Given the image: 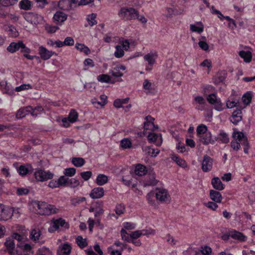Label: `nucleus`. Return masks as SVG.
<instances>
[{
	"mask_svg": "<svg viewBox=\"0 0 255 255\" xmlns=\"http://www.w3.org/2000/svg\"><path fill=\"white\" fill-rule=\"evenodd\" d=\"M32 205L35 211L40 215L49 216L57 213L58 210L54 205L44 201H34L32 202Z\"/></svg>",
	"mask_w": 255,
	"mask_h": 255,
	"instance_id": "f257e3e1",
	"label": "nucleus"
},
{
	"mask_svg": "<svg viewBox=\"0 0 255 255\" xmlns=\"http://www.w3.org/2000/svg\"><path fill=\"white\" fill-rule=\"evenodd\" d=\"M138 11L133 7H122L118 12L119 16L126 20H132L136 19Z\"/></svg>",
	"mask_w": 255,
	"mask_h": 255,
	"instance_id": "f03ea898",
	"label": "nucleus"
},
{
	"mask_svg": "<svg viewBox=\"0 0 255 255\" xmlns=\"http://www.w3.org/2000/svg\"><path fill=\"white\" fill-rule=\"evenodd\" d=\"M207 102L214 106L215 110L221 112L225 109L224 104L221 102L220 98L218 96L217 91L213 94H210L206 97Z\"/></svg>",
	"mask_w": 255,
	"mask_h": 255,
	"instance_id": "7ed1b4c3",
	"label": "nucleus"
},
{
	"mask_svg": "<svg viewBox=\"0 0 255 255\" xmlns=\"http://www.w3.org/2000/svg\"><path fill=\"white\" fill-rule=\"evenodd\" d=\"M34 176L37 181L44 182L52 179L54 174L50 171H45L42 169H38L34 172Z\"/></svg>",
	"mask_w": 255,
	"mask_h": 255,
	"instance_id": "20e7f679",
	"label": "nucleus"
},
{
	"mask_svg": "<svg viewBox=\"0 0 255 255\" xmlns=\"http://www.w3.org/2000/svg\"><path fill=\"white\" fill-rule=\"evenodd\" d=\"M192 104L198 111H204L207 110L208 105L206 100L201 96L198 95L194 97Z\"/></svg>",
	"mask_w": 255,
	"mask_h": 255,
	"instance_id": "39448f33",
	"label": "nucleus"
},
{
	"mask_svg": "<svg viewBox=\"0 0 255 255\" xmlns=\"http://www.w3.org/2000/svg\"><path fill=\"white\" fill-rule=\"evenodd\" d=\"M16 255H29L32 251V247L25 242H21L17 243Z\"/></svg>",
	"mask_w": 255,
	"mask_h": 255,
	"instance_id": "423d86ee",
	"label": "nucleus"
},
{
	"mask_svg": "<svg viewBox=\"0 0 255 255\" xmlns=\"http://www.w3.org/2000/svg\"><path fill=\"white\" fill-rule=\"evenodd\" d=\"M16 170L20 176L25 177L28 175L31 174L33 172L34 168L31 164L25 163L17 167Z\"/></svg>",
	"mask_w": 255,
	"mask_h": 255,
	"instance_id": "0eeeda50",
	"label": "nucleus"
},
{
	"mask_svg": "<svg viewBox=\"0 0 255 255\" xmlns=\"http://www.w3.org/2000/svg\"><path fill=\"white\" fill-rule=\"evenodd\" d=\"M155 196L157 200L161 202L170 200V197L168 191L164 188H157L155 189Z\"/></svg>",
	"mask_w": 255,
	"mask_h": 255,
	"instance_id": "6e6552de",
	"label": "nucleus"
},
{
	"mask_svg": "<svg viewBox=\"0 0 255 255\" xmlns=\"http://www.w3.org/2000/svg\"><path fill=\"white\" fill-rule=\"evenodd\" d=\"M213 159L206 154L203 157L202 169L204 172L210 171L213 167Z\"/></svg>",
	"mask_w": 255,
	"mask_h": 255,
	"instance_id": "1a4fd4ad",
	"label": "nucleus"
},
{
	"mask_svg": "<svg viewBox=\"0 0 255 255\" xmlns=\"http://www.w3.org/2000/svg\"><path fill=\"white\" fill-rule=\"evenodd\" d=\"M38 54L40 58L43 60L49 59L53 55H56V53L52 51L48 50L45 47L40 46L38 48Z\"/></svg>",
	"mask_w": 255,
	"mask_h": 255,
	"instance_id": "9d476101",
	"label": "nucleus"
},
{
	"mask_svg": "<svg viewBox=\"0 0 255 255\" xmlns=\"http://www.w3.org/2000/svg\"><path fill=\"white\" fill-rule=\"evenodd\" d=\"M158 57L157 52L155 50H151L149 53L145 54L143 59L145 61L147 62L150 67H153L156 62V60Z\"/></svg>",
	"mask_w": 255,
	"mask_h": 255,
	"instance_id": "9b49d317",
	"label": "nucleus"
},
{
	"mask_svg": "<svg viewBox=\"0 0 255 255\" xmlns=\"http://www.w3.org/2000/svg\"><path fill=\"white\" fill-rule=\"evenodd\" d=\"M0 208L1 210L0 211V220L6 221L10 219V214L12 211L10 209V207L0 204Z\"/></svg>",
	"mask_w": 255,
	"mask_h": 255,
	"instance_id": "f8f14e48",
	"label": "nucleus"
},
{
	"mask_svg": "<svg viewBox=\"0 0 255 255\" xmlns=\"http://www.w3.org/2000/svg\"><path fill=\"white\" fill-rule=\"evenodd\" d=\"M65 224V220L62 218H60L57 219H53L51 221V226L49 228L48 231L51 233L54 232L59 229L60 227H64Z\"/></svg>",
	"mask_w": 255,
	"mask_h": 255,
	"instance_id": "ddd939ff",
	"label": "nucleus"
},
{
	"mask_svg": "<svg viewBox=\"0 0 255 255\" xmlns=\"http://www.w3.org/2000/svg\"><path fill=\"white\" fill-rule=\"evenodd\" d=\"M147 137L149 142L154 143L157 146H160L162 143V140L161 133L150 132L148 133Z\"/></svg>",
	"mask_w": 255,
	"mask_h": 255,
	"instance_id": "4468645a",
	"label": "nucleus"
},
{
	"mask_svg": "<svg viewBox=\"0 0 255 255\" xmlns=\"http://www.w3.org/2000/svg\"><path fill=\"white\" fill-rule=\"evenodd\" d=\"M145 121L143 123V128L144 131L147 130H153L158 128L157 125H154V118L152 117L151 116L148 115L146 116L144 118Z\"/></svg>",
	"mask_w": 255,
	"mask_h": 255,
	"instance_id": "2eb2a0df",
	"label": "nucleus"
},
{
	"mask_svg": "<svg viewBox=\"0 0 255 255\" xmlns=\"http://www.w3.org/2000/svg\"><path fill=\"white\" fill-rule=\"evenodd\" d=\"M199 138L201 142L205 145H207L209 144H214L216 142V140L212 138V134L209 130L204 134L200 135Z\"/></svg>",
	"mask_w": 255,
	"mask_h": 255,
	"instance_id": "dca6fc26",
	"label": "nucleus"
},
{
	"mask_svg": "<svg viewBox=\"0 0 255 255\" xmlns=\"http://www.w3.org/2000/svg\"><path fill=\"white\" fill-rule=\"evenodd\" d=\"M216 92L215 87L209 84H202L201 86V93L206 97L210 94H213Z\"/></svg>",
	"mask_w": 255,
	"mask_h": 255,
	"instance_id": "f3484780",
	"label": "nucleus"
},
{
	"mask_svg": "<svg viewBox=\"0 0 255 255\" xmlns=\"http://www.w3.org/2000/svg\"><path fill=\"white\" fill-rule=\"evenodd\" d=\"M158 181L155 179V174H148L145 177L143 180V184L144 187L153 186L156 185Z\"/></svg>",
	"mask_w": 255,
	"mask_h": 255,
	"instance_id": "a211bd4d",
	"label": "nucleus"
},
{
	"mask_svg": "<svg viewBox=\"0 0 255 255\" xmlns=\"http://www.w3.org/2000/svg\"><path fill=\"white\" fill-rule=\"evenodd\" d=\"M233 129L232 137L234 140L239 142H245L246 140H248V137L242 131H239L236 128H234Z\"/></svg>",
	"mask_w": 255,
	"mask_h": 255,
	"instance_id": "6ab92c4d",
	"label": "nucleus"
},
{
	"mask_svg": "<svg viewBox=\"0 0 255 255\" xmlns=\"http://www.w3.org/2000/svg\"><path fill=\"white\" fill-rule=\"evenodd\" d=\"M170 158L179 166L184 169L188 167L186 161L184 159L180 157L178 155L175 154V153H171L170 154Z\"/></svg>",
	"mask_w": 255,
	"mask_h": 255,
	"instance_id": "aec40b11",
	"label": "nucleus"
},
{
	"mask_svg": "<svg viewBox=\"0 0 255 255\" xmlns=\"http://www.w3.org/2000/svg\"><path fill=\"white\" fill-rule=\"evenodd\" d=\"M32 111V107L29 106L20 108L16 114V118L20 119L25 117L29 114H31V111Z\"/></svg>",
	"mask_w": 255,
	"mask_h": 255,
	"instance_id": "412c9836",
	"label": "nucleus"
},
{
	"mask_svg": "<svg viewBox=\"0 0 255 255\" xmlns=\"http://www.w3.org/2000/svg\"><path fill=\"white\" fill-rule=\"evenodd\" d=\"M230 236L232 239L240 242H244L247 240V237L242 233L232 229L230 231Z\"/></svg>",
	"mask_w": 255,
	"mask_h": 255,
	"instance_id": "4be33fe9",
	"label": "nucleus"
},
{
	"mask_svg": "<svg viewBox=\"0 0 255 255\" xmlns=\"http://www.w3.org/2000/svg\"><path fill=\"white\" fill-rule=\"evenodd\" d=\"M72 248L71 246L65 243L59 246L57 250L58 255H70L71 252Z\"/></svg>",
	"mask_w": 255,
	"mask_h": 255,
	"instance_id": "5701e85b",
	"label": "nucleus"
},
{
	"mask_svg": "<svg viewBox=\"0 0 255 255\" xmlns=\"http://www.w3.org/2000/svg\"><path fill=\"white\" fill-rule=\"evenodd\" d=\"M242 111L241 109H237L234 111L230 118V121L234 125H237L242 120V117L241 116Z\"/></svg>",
	"mask_w": 255,
	"mask_h": 255,
	"instance_id": "b1692460",
	"label": "nucleus"
},
{
	"mask_svg": "<svg viewBox=\"0 0 255 255\" xmlns=\"http://www.w3.org/2000/svg\"><path fill=\"white\" fill-rule=\"evenodd\" d=\"M104 195V190L103 187H95L93 189L90 194L92 199H99L102 197Z\"/></svg>",
	"mask_w": 255,
	"mask_h": 255,
	"instance_id": "393cba45",
	"label": "nucleus"
},
{
	"mask_svg": "<svg viewBox=\"0 0 255 255\" xmlns=\"http://www.w3.org/2000/svg\"><path fill=\"white\" fill-rule=\"evenodd\" d=\"M4 245L7 249L8 253L10 255H16L15 243L13 239H7L4 243Z\"/></svg>",
	"mask_w": 255,
	"mask_h": 255,
	"instance_id": "a878e982",
	"label": "nucleus"
},
{
	"mask_svg": "<svg viewBox=\"0 0 255 255\" xmlns=\"http://www.w3.org/2000/svg\"><path fill=\"white\" fill-rule=\"evenodd\" d=\"M134 172L135 175L142 176L147 174V169L145 165L138 163L135 165Z\"/></svg>",
	"mask_w": 255,
	"mask_h": 255,
	"instance_id": "bb28decb",
	"label": "nucleus"
},
{
	"mask_svg": "<svg viewBox=\"0 0 255 255\" xmlns=\"http://www.w3.org/2000/svg\"><path fill=\"white\" fill-rule=\"evenodd\" d=\"M211 184L215 189L218 191L223 190L225 188V185L218 177H215L212 179Z\"/></svg>",
	"mask_w": 255,
	"mask_h": 255,
	"instance_id": "cd10ccee",
	"label": "nucleus"
},
{
	"mask_svg": "<svg viewBox=\"0 0 255 255\" xmlns=\"http://www.w3.org/2000/svg\"><path fill=\"white\" fill-rule=\"evenodd\" d=\"M209 196L210 199L216 203H221L223 199L220 192L214 190H211L210 191Z\"/></svg>",
	"mask_w": 255,
	"mask_h": 255,
	"instance_id": "c85d7f7f",
	"label": "nucleus"
},
{
	"mask_svg": "<svg viewBox=\"0 0 255 255\" xmlns=\"http://www.w3.org/2000/svg\"><path fill=\"white\" fill-rule=\"evenodd\" d=\"M67 15L64 12L60 11H57L53 16V19L56 23H62L65 21Z\"/></svg>",
	"mask_w": 255,
	"mask_h": 255,
	"instance_id": "c756f323",
	"label": "nucleus"
},
{
	"mask_svg": "<svg viewBox=\"0 0 255 255\" xmlns=\"http://www.w3.org/2000/svg\"><path fill=\"white\" fill-rule=\"evenodd\" d=\"M196 24H197L198 26H196L195 24H191L190 25V30L192 32L201 34L204 31V25L201 21L196 22Z\"/></svg>",
	"mask_w": 255,
	"mask_h": 255,
	"instance_id": "7c9ffc66",
	"label": "nucleus"
},
{
	"mask_svg": "<svg viewBox=\"0 0 255 255\" xmlns=\"http://www.w3.org/2000/svg\"><path fill=\"white\" fill-rule=\"evenodd\" d=\"M216 141L220 140L222 143L227 144L230 141L228 134L223 130H220L218 137H215Z\"/></svg>",
	"mask_w": 255,
	"mask_h": 255,
	"instance_id": "2f4dec72",
	"label": "nucleus"
},
{
	"mask_svg": "<svg viewBox=\"0 0 255 255\" xmlns=\"http://www.w3.org/2000/svg\"><path fill=\"white\" fill-rule=\"evenodd\" d=\"M154 84L147 79H145L143 83V89L145 90L146 94H152L154 90Z\"/></svg>",
	"mask_w": 255,
	"mask_h": 255,
	"instance_id": "473e14b6",
	"label": "nucleus"
},
{
	"mask_svg": "<svg viewBox=\"0 0 255 255\" xmlns=\"http://www.w3.org/2000/svg\"><path fill=\"white\" fill-rule=\"evenodd\" d=\"M239 55L246 63H250L252 60V53L250 51H240Z\"/></svg>",
	"mask_w": 255,
	"mask_h": 255,
	"instance_id": "72a5a7b5",
	"label": "nucleus"
},
{
	"mask_svg": "<svg viewBox=\"0 0 255 255\" xmlns=\"http://www.w3.org/2000/svg\"><path fill=\"white\" fill-rule=\"evenodd\" d=\"M253 97V96L251 91H248L243 95L242 100L245 106H247L251 104Z\"/></svg>",
	"mask_w": 255,
	"mask_h": 255,
	"instance_id": "f704fd0d",
	"label": "nucleus"
},
{
	"mask_svg": "<svg viewBox=\"0 0 255 255\" xmlns=\"http://www.w3.org/2000/svg\"><path fill=\"white\" fill-rule=\"evenodd\" d=\"M5 31L9 37H16L18 36V32L16 27L13 25H10L6 27Z\"/></svg>",
	"mask_w": 255,
	"mask_h": 255,
	"instance_id": "c9c22d12",
	"label": "nucleus"
},
{
	"mask_svg": "<svg viewBox=\"0 0 255 255\" xmlns=\"http://www.w3.org/2000/svg\"><path fill=\"white\" fill-rule=\"evenodd\" d=\"M22 41L18 42H11L7 47V50L11 53H14L20 49Z\"/></svg>",
	"mask_w": 255,
	"mask_h": 255,
	"instance_id": "e433bc0d",
	"label": "nucleus"
},
{
	"mask_svg": "<svg viewBox=\"0 0 255 255\" xmlns=\"http://www.w3.org/2000/svg\"><path fill=\"white\" fill-rule=\"evenodd\" d=\"M79 114L75 109H72L70 110L68 118L70 123H74L78 121Z\"/></svg>",
	"mask_w": 255,
	"mask_h": 255,
	"instance_id": "4c0bfd02",
	"label": "nucleus"
},
{
	"mask_svg": "<svg viewBox=\"0 0 255 255\" xmlns=\"http://www.w3.org/2000/svg\"><path fill=\"white\" fill-rule=\"evenodd\" d=\"M109 180L108 177L104 174H99L98 175L96 182L99 186H102L106 184Z\"/></svg>",
	"mask_w": 255,
	"mask_h": 255,
	"instance_id": "58836bf2",
	"label": "nucleus"
},
{
	"mask_svg": "<svg viewBox=\"0 0 255 255\" xmlns=\"http://www.w3.org/2000/svg\"><path fill=\"white\" fill-rule=\"evenodd\" d=\"M85 160L82 157H74L71 159V163L76 167H80L85 164Z\"/></svg>",
	"mask_w": 255,
	"mask_h": 255,
	"instance_id": "ea45409f",
	"label": "nucleus"
},
{
	"mask_svg": "<svg viewBox=\"0 0 255 255\" xmlns=\"http://www.w3.org/2000/svg\"><path fill=\"white\" fill-rule=\"evenodd\" d=\"M75 48L81 52H83L86 55H88L90 53V50L88 47L86 46L84 44L76 43Z\"/></svg>",
	"mask_w": 255,
	"mask_h": 255,
	"instance_id": "a19ab883",
	"label": "nucleus"
},
{
	"mask_svg": "<svg viewBox=\"0 0 255 255\" xmlns=\"http://www.w3.org/2000/svg\"><path fill=\"white\" fill-rule=\"evenodd\" d=\"M76 243L80 248L83 249L88 246L86 239H84L81 236H78L76 238Z\"/></svg>",
	"mask_w": 255,
	"mask_h": 255,
	"instance_id": "79ce46f5",
	"label": "nucleus"
},
{
	"mask_svg": "<svg viewBox=\"0 0 255 255\" xmlns=\"http://www.w3.org/2000/svg\"><path fill=\"white\" fill-rule=\"evenodd\" d=\"M41 235V232L39 229H34L30 232V237L32 240L35 242H38Z\"/></svg>",
	"mask_w": 255,
	"mask_h": 255,
	"instance_id": "37998d69",
	"label": "nucleus"
},
{
	"mask_svg": "<svg viewBox=\"0 0 255 255\" xmlns=\"http://www.w3.org/2000/svg\"><path fill=\"white\" fill-rule=\"evenodd\" d=\"M114 211L116 214L120 216L124 214L126 211V207L124 204L119 203L116 205Z\"/></svg>",
	"mask_w": 255,
	"mask_h": 255,
	"instance_id": "c03bdc74",
	"label": "nucleus"
},
{
	"mask_svg": "<svg viewBox=\"0 0 255 255\" xmlns=\"http://www.w3.org/2000/svg\"><path fill=\"white\" fill-rule=\"evenodd\" d=\"M209 130L208 129V128L206 125L204 124H201L197 127V136L198 137H199L200 135L204 134L205 133V132H207Z\"/></svg>",
	"mask_w": 255,
	"mask_h": 255,
	"instance_id": "a18cd8bd",
	"label": "nucleus"
},
{
	"mask_svg": "<svg viewBox=\"0 0 255 255\" xmlns=\"http://www.w3.org/2000/svg\"><path fill=\"white\" fill-rule=\"evenodd\" d=\"M20 9L25 10H29L31 7V2L29 0H21L19 3Z\"/></svg>",
	"mask_w": 255,
	"mask_h": 255,
	"instance_id": "49530a36",
	"label": "nucleus"
},
{
	"mask_svg": "<svg viewBox=\"0 0 255 255\" xmlns=\"http://www.w3.org/2000/svg\"><path fill=\"white\" fill-rule=\"evenodd\" d=\"M97 80L101 83H109L111 82V77L108 74H101L98 76Z\"/></svg>",
	"mask_w": 255,
	"mask_h": 255,
	"instance_id": "de8ad7c7",
	"label": "nucleus"
},
{
	"mask_svg": "<svg viewBox=\"0 0 255 255\" xmlns=\"http://www.w3.org/2000/svg\"><path fill=\"white\" fill-rule=\"evenodd\" d=\"M96 17L97 14L94 13L87 15L86 19L91 26H93L97 23V20H96Z\"/></svg>",
	"mask_w": 255,
	"mask_h": 255,
	"instance_id": "09e8293b",
	"label": "nucleus"
},
{
	"mask_svg": "<svg viewBox=\"0 0 255 255\" xmlns=\"http://www.w3.org/2000/svg\"><path fill=\"white\" fill-rule=\"evenodd\" d=\"M199 66L207 68L208 74H209L212 68V61L210 59H206L200 64Z\"/></svg>",
	"mask_w": 255,
	"mask_h": 255,
	"instance_id": "8fccbe9b",
	"label": "nucleus"
},
{
	"mask_svg": "<svg viewBox=\"0 0 255 255\" xmlns=\"http://www.w3.org/2000/svg\"><path fill=\"white\" fill-rule=\"evenodd\" d=\"M241 142H239L237 140L233 139L230 143V146L231 147V151H238L241 148Z\"/></svg>",
	"mask_w": 255,
	"mask_h": 255,
	"instance_id": "3c124183",
	"label": "nucleus"
},
{
	"mask_svg": "<svg viewBox=\"0 0 255 255\" xmlns=\"http://www.w3.org/2000/svg\"><path fill=\"white\" fill-rule=\"evenodd\" d=\"M121 146L124 149L130 148L132 143L131 141L128 138H124L121 141Z\"/></svg>",
	"mask_w": 255,
	"mask_h": 255,
	"instance_id": "603ef678",
	"label": "nucleus"
},
{
	"mask_svg": "<svg viewBox=\"0 0 255 255\" xmlns=\"http://www.w3.org/2000/svg\"><path fill=\"white\" fill-rule=\"evenodd\" d=\"M115 48L116 51L114 53L115 56L118 58L122 57L125 54V52L123 49L122 46L120 45H117L116 46Z\"/></svg>",
	"mask_w": 255,
	"mask_h": 255,
	"instance_id": "864d4df0",
	"label": "nucleus"
},
{
	"mask_svg": "<svg viewBox=\"0 0 255 255\" xmlns=\"http://www.w3.org/2000/svg\"><path fill=\"white\" fill-rule=\"evenodd\" d=\"M10 209L12 210L11 212L10 218L12 217L15 219H18L21 214V209L19 208H14L10 207Z\"/></svg>",
	"mask_w": 255,
	"mask_h": 255,
	"instance_id": "5fc2aeb1",
	"label": "nucleus"
},
{
	"mask_svg": "<svg viewBox=\"0 0 255 255\" xmlns=\"http://www.w3.org/2000/svg\"><path fill=\"white\" fill-rule=\"evenodd\" d=\"M32 88V86L31 85L29 84H23L19 86L15 87L14 90L16 92H20L21 91L31 89Z\"/></svg>",
	"mask_w": 255,
	"mask_h": 255,
	"instance_id": "6e6d98bb",
	"label": "nucleus"
},
{
	"mask_svg": "<svg viewBox=\"0 0 255 255\" xmlns=\"http://www.w3.org/2000/svg\"><path fill=\"white\" fill-rule=\"evenodd\" d=\"M80 184V181L76 178H69L68 186L75 188L77 187Z\"/></svg>",
	"mask_w": 255,
	"mask_h": 255,
	"instance_id": "4d7b16f0",
	"label": "nucleus"
},
{
	"mask_svg": "<svg viewBox=\"0 0 255 255\" xmlns=\"http://www.w3.org/2000/svg\"><path fill=\"white\" fill-rule=\"evenodd\" d=\"M86 201V198L84 197H78L71 200V204L74 206H77L81 203Z\"/></svg>",
	"mask_w": 255,
	"mask_h": 255,
	"instance_id": "13d9d810",
	"label": "nucleus"
},
{
	"mask_svg": "<svg viewBox=\"0 0 255 255\" xmlns=\"http://www.w3.org/2000/svg\"><path fill=\"white\" fill-rule=\"evenodd\" d=\"M59 186H68L69 178H66L64 176H60L57 180Z\"/></svg>",
	"mask_w": 255,
	"mask_h": 255,
	"instance_id": "bf43d9fd",
	"label": "nucleus"
},
{
	"mask_svg": "<svg viewBox=\"0 0 255 255\" xmlns=\"http://www.w3.org/2000/svg\"><path fill=\"white\" fill-rule=\"evenodd\" d=\"M141 231L139 230H136L132 232L130 234V239H132V240H136L140 238L141 236H145V233H141Z\"/></svg>",
	"mask_w": 255,
	"mask_h": 255,
	"instance_id": "052dcab7",
	"label": "nucleus"
},
{
	"mask_svg": "<svg viewBox=\"0 0 255 255\" xmlns=\"http://www.w3.org/2000/svg\"><path fill=\"white\" fill-rule=\"evenodd\" d=\"M217 203H216L214 201H209L207 203H204V205L208 208L213 211H216L218 207V205L217 204Z\"/></svg>",
	"mask_w": 255,
	"mask_h": 255,
	"instance_id": "680f3d73",
	"label": "nucleus"
},
{
	"mask_svg": "<svg viewBox=\"0 0 255 255\" xmlns=\"http://www.w3.org/2000/svg\"><path fill=\"white\" fill-rule=\"evenodd\" d=\"M76 172V169L75 168H67L64 170V174L65 176L72 177L75 174Z\"/></svg>",
	"mask_w": 255,
	"mask_h": 255,
	"instance_id": "e2e57ef3",
	"label": "nucleus"
},
{
	"mask_svg": "<svg viewBox=\"0 0 255 255\" xmlns=\"http://www.w3.org/2000/svg\"><path fill=\"white\" fill-rule=\"evenodd\" d=\"M176 148L179 153H184L185 151L188 152V150H186V148L184 143L181 142H178L176 145Z\"/></svg>",
	"mask_w": 255,
	"mask_h": 255,
	"instance_id": "0e129e2a",
	"label": "nucleus"
},
{
	"mask_svg": "<svg viewBox=\"0 0 255 255\" xmlns=\"http://www.w3.org/2000/svg\"><path fill=\"white\" fill-rule=\"evenodd\" d=\"M43 110L44 109L42 106H37L34 108L32 107V111H31V115L32 116H36L41 114Z\"/></svg>",
	"mask_w": 255,
	"mask_h": 255,
	"instance_id": "69168bd1",
	"label": "nucleus"
},
{
	"mask_svg": "<svg viewBox=\"0 0 255 255\" xmlns=\"http://www.w3.org/2000/svg\"><path fill=\"white\" fill-rule=\"evenodd\" d=\"M92 175V173L91 171H84L80 173V176L84 181H88Z\"/></svg>",
	"mask_w": 255,
	"mask_h": 255,
	"instance_id": "338daca9",
	"label": "nucleus"
},
{
	"mask_svg": "<svg viewBox=\"0 0 255 255\" xmlns=\"http://www.w3.org/2000/svg\"><path fill=\"white\" fill-rule=\"evenodd\" d=\"M120 43L121 44L120 45L122 46V47L124 50H128V49L129 48L130 43L128 39H123L122 40H120Z\"/></svg>",
	"mask_w": 255,
	"mask_h": 255,
	"instance_id": "774afa93",
	"label": "nucleus"
}]
</instances>
